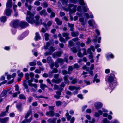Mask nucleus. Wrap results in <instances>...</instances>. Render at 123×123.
I'll return each mask as SVG.
<instances>
[{"mask_svg": "<svg viewBox=\"0 0 123 123\" xmlns=\"http://www.w3.org/2000/svg\"><path fill=\"white\" fill-rule=\"evenodd\" d=\"M34 15L30 11H27L26 17V20L27 22L31 24L35 23L36 25L41 24L42 22L41 20L40 19L38 21L40 18L39 16H36L34 18Z\"/></svg>", "mask_w": 123, "mask_h": 123, "instance_id": "obj_1", "label": "nucleus"}, {"mask_svg": "<svg viewBox=\"0 0 123 123\" xmlns=\"http://www.w3.org/2000/svg\"><path fill=\"white\" fill-rule=\"evenodd\" d=\"M114 75L113 74H110L107 75L105 78L106 81H107L110 83V88L109 89L111 90L110 93L115 87L116 85V81L114 80Z\"/></svg>", "mask_w": 123, "mask_h": 123, "instance_id": "obj_2", "label": "nucleus"}, {"mask_svg": "<svg viewBox=\"0 0 123 123\" xmlns=\"http://www.w3.org/2000/svg\"><path fill=\"white\" fill-rule=\"evenodd\" d=\"M76 7L77 6L76 5H74L73 4H69L68 5L67 8L63 7V9L66 11H69V14H71L75 12Z\"/></svg>", "mask_w": 123, "mask_h": 123, "instance_id": "obj_3", "label": "nucleus"}, {"mask_svg": "<svg viewBox=\"0 0 123 123\" xmlns=\"http://www.w3.org/2000/svg\"><path fill=\"white\" fill-rule=\"evenodd\" d=\"M71 50L74 53L76 52L77 51L78 52L77 54V55L78 57H82L83 55L80 52L81 49L79 48H78V49L75 47H73L71 49Z\"/></svg>", "mask_w": 123, "mask_h": 123, "instance_id": "obj_4", "label": "nucleus"}, {"mask_svg": "<svg viewBox=\"0 0 123 123\" xmlns=\"http://www.w3.org/2000/svg\"><path fill=\"white\" fill-rule=\"evenodd\" d=\"M64 60L62 58H58L56 61L54 65L56 68H58L59 66L58 63L62 65L64 63Z\"/></svg>", "mask_w": 123, "mask_h": 123, "instance_id": "obj_5", "label": "nucleus"}, {"mask_svg": "<svg viewBox=\"0 0 123 123\" xmlns=\"http://www.w3.org/2000/svg\"><path fill=\"white\" fill-rule=\"evenodd\" d=\"M28 84L31 87H33L34 88H36L37 89V85L35 83L33 84L31 83L33 81V79L32 78H31V79L30 80H28Z\"/></svg>", "mask_w": 123, "mask_h": 123, "instance_id": "obj_6", "label": "nucleus"}, {"mask_svg": "<svg viewBox=\"0 0 123 123\" xmlns=\"http://www.w3.org/2000/svg\"><path fill=\"white\" fill-rule=\"evenodd\" d=\"M47 60L48 63L50 65L51 68L52 69H53L55 64L54 63H52V60L51 58L50 57H48L47 58Z\"/></svg>", "mask_w": 123, "mask_h": 123, "instance_id": "obj_7", "label": "nucleus"}, {"mask_svg": "<svg viewBox=\"0 0 123 123\" xmlns=\"http://www.w3.org/2000/svg\"><path fill=\"white\" fill-rule=\"evenodd\" d=\"M19 22L18 20H13L12 21L10 24V25L14 28L17 27L18 24L19 25Z\"/></svg>", "mask_w": 123, "mask_h": 123, "instance_id": "obj_8", "label": "nucleus"}, {"mask_svg": "<svg viewBox=\"0 0 123 123\" xmlns=\"http://www.w3.org/2000/svg\"><path fill=\"white\" fill-rule=\"evenodd\" d=\"M29 24L27 22L21 21L19 22V26L22 28H25L28 26Z\"/></svg>", "mask_w": 123, "mask_h": 123, "instance_id": "obj_9", "label": "nucleus"}, {"mask_svg": "<svg viewBox=\"0 0 123 123\" xmlns=\"http://www.w3.org/2000/svg\"><path fill=\"white\" fill-rule=\"evenodd\" d=\"M94 105L95 108L97 109H98L102 107L103 104L101 102H97L94 104Z\"/></svg>", "mask_w": 123, "mask_h": 123, "instance_id": "obj_10", "label": "nucleus"}, {"mask_svg": "<svg viewBox=\"0 0 123 123\" xmlns=\"http://www.w3.org/2000/svg\"><path fill=\"white\" fill-rule=\"evenodd\" d=\"M62 52V51L55 52L53 55V58H55L56 57H60L61 55Z\"/></svg>", "mask_w": 123, "mask_h": 123, "instance_id": "obj_11", "label": "nucleus"}, {"mask_svg": "<svg viewBox=\"0 0 123 123\" xmlns=\"http://www.w3.org/2000/svg\"><path fill=\"white\" fill-rule=\"evenodd\" d=\"M9 118L6 117L3 118H0V123H7L9 120Z\"/></svg>", "mask_w": 123, "mask_h": 123, "instance_id": "obj_12", "label": "nucleus"}, {"mask_svg": "<svg viewBox=\"0 0 123 123\" xmlns=\"http://www.w3.org/2000/svg\"><path fill=\"white\" fill-rule=\"evenodd\" d=\"M46 115L49 117H53L55 115V113L53 111L51 110L49 112H46L45 113Z\"/></svg>", "mask_w": 123, "mask_h": 123, "instance_id": "obj_13", "label": "nucleus"}, {"mask_svg": "<svg viewBox=\"0 0 123 123\" xmlns=\"http://www.w3.org/2000/svg\"><path fill=\"white\" fill-rule=\"evenodd\" d=\"M12 4V0H9L7 2L6 7L7 8L11 7Z\"/></svg>", "mask_w": 123, "mask_h": 123, "instance_id": "obj_14", "label": "nucleus"}, {"mask_svg": "<svg viewBox=\"0 0 123 123\" xmlns=\"http://www.w3.org/2000/svg\"><path fill=\"white\" fill-rule=\"evenodd\" d=\"M88 23L89 26L93 27L95 25V23L94 21L93 20H89L88 21Z\"/></svg>", "mask_w": 123, "mask_h": 123, "instance_id": "obj_15", "label": "nucleus"}, {"mask_svg": "<svg viewBox=\"0 0 123 123\" xmlns=\"http://www.w3.org/2000/svg\"><path fill=\"white\" fill-rule=\"evenodd\" d=\"M63 37H65V39L67 41L70 39V37H69V34L67 32L64 33L62 34Z\"/></svg>", "mask_w": 123, "mask_h": 123, "instance_id": "obj_16", "label": "nucleus"}, {"mask_svg": "<svg viewBox=\"0 0 123 123\" xmlns=\"http://www.w3.org/2000/svg\"><path fill=\"white\" fill-rule=\"evenodd\" d=\"M57 119L56 118H49L48 120L47 121L49 123H56V121Z\"/></svg>", "mask_w": 123, "mask_h": 123, "instance_id": "obj_17", "label": "nucleus"}, {"mask_svg": "<svg viewBox=\"0 0 123 123\" xmlns=\"http://www.w3.org/2000/svg\"><path fill=\"white\" fill-rule=\"evenodd\" d=\"M12 12V10L9 8H7L6 10L5 11L4 13H5L6 15L7 16H9L11 15V13Z\"/></svg>", "mask_w": 123, "mask_h": 123, "instance_id": "obj_18", "label": "nucleus"}, {"mask_svg": "<svg viewBox=\"0 0 123 123\" xmlns=\"http://www.w3.org/2000/svg\"><path fill=\"white\" fill-rule=\"evenodd\" d=\"M55 21L56 23L57 24L59 25H61L62 22V21L59 19L58 18H56L55 19Z\"/></svg>", "mask_w": 123, "mask_h": 123, "instance_id": "obj_19", "label": "nucleus"}, {"mask_svg": "<svg viewBox=\"0 0 123 123\" xmlns=\"http://www.w3.org/2000/svg\"><path fill=\"white\" fill-rule=\"evenodd\" d=\"M77 14L79 16V17L80 18L79 19V20L81 22H82V24L83 25H85V24L84 23V18H81V14H80L79 13V12H78L77 13Z\"/></svg>", "mask_w": 123, "mask_h": 123, "instance_id": "obj_20", "label": "nucleus"}, {"mask_svg": "<svg viewBox=\"0 0 123 123\" xmlns=\"http://www.w3.org/2000/svg\"><path fill=\"white\" fill-rule=\"evenodd\" d=\"M7 90L3 91L1 94L0 97H6L7 96Z\"/></svg>", "mask_w": 123, "mask_h": 123, "instance_id": "obj_21", "label": "nucleus"}, {"mask_svg": "<svg viewBox=\"0 0 123 123\" xmlns=\"http://www.w3.org/2000/svg\"><path fill=\"white\" fill-rule=\"evenodd\" d=\"M39 13L40 15L41 16H45L47 15V13L46 12V10L44 9H43Z\"/></svg>", "mask_w": 123, "mask_h": 123, "instance_id": "obj_22", "label": "nucleus"}, {"mask_svg": "<svg viewBox=\"0 0 123 123\" xmlns=\"http://www.w3.org/2000/svg\"><path fill=\"white\" fill-rule=\"evenodd\" d=\"M80 88L79 87H76L74 86H70L69 87V89L71 90H79Z\"/></svg>", "mask_w": 123, "mask_h": 123, "instance_id": "obj_23", "label": "nucleus"}, {"mask_svg": "<svg viewBox=\"0 0 123 123\" xmlns=\"http://www.w3.org/2000/svg\"><path fill=\"white\" fill-rule=\"evenodd\" d=\"M41 37L39 34L38 32H36L35 33V39L36 40H40L41 39Z\"/></svg>", "mask_w": 123, "mask_h": 123, "instance_id": "obj_24", "label": "nucleus"}, {"mask_svg": "<svg viewBox=\"0 0 123 123\" xmlns=\"http://www.w3.org/2000/svg\"><path fill=\"white\" fill-rule=\"evenodd\" d=\"M66 111L67 112V113L66 114L65 116L66 117L67 120L69 121L71 118V115H69L68 111L67 110Z\"/></svg>", "mask_w": 123, "mask_h": 123, "instance_id": "obj_25", "label": "nucleus"}, {"mask_svg": "<svg viewBox=\"0 0 123 123\" xmlns=\"http://www.w3.org/2000/svg\"><path fill=\"white\" fill-rule=\"evenodd\" d=\"M32 113V111L31 110H29L27 111L26 114V115L25 117V118L26 119L28 118L29 116Z\"/></svg>", "mask_w": 123, "mask_h": 123, "instance_id": "obj_26", "label": "nucleus"}, {"mask_svg": "<svg viewBox=\"0 0 123 123\" xmlns=\"http://www.w3.org/2000/svg\"><path fill=\"white\" fill-rule=\"evenodd\" d=\"M16 74L15 73H13L12 75L11 76L12 77V78H13L12 80L11 81H10L8 82V83L9 84H10L12 83L13 81V80L14 78L16 76Z\"/></svg>", "mask_w": 123, "mask_h": 123, "instance_id": "obj_27", "label": "nucleus"}, {"mask_svg": "<svg viewBox=\"0 0 123 123\" xmlns=\"http://www.w3.org/2000/svg\"><path fill=\"white\" fill-rule=\"evenodd\" d=\"M61 81V80H60L59 79H58L57 80H56L54 79H52V81L53 83H58Z\"/></svg>", "mask_w": 123, "mask_h": 123, "instance_id": "obj_28", "label": "nucleus"}, {"mask_svg": "<svg viewBox=\"0 0 123 123\" xmlns=\"http://www.w3.org/2000/svg\"><path fill=\"white\" fill-rule=\"evenodd\" d=\"M62 1V3L63 5H65L66 6L68 5L67 3L68 2V0H60Z\"/></svg>", "mask_w": 123, "mask_h": 123, "instance_id": "obj_29", "label": "nucleus"}, {"mask_svg": "<svg viewBox=\"0 0 123 123\" xmlns=\"http://www.w3.org/2000/svg\"><path fill=\"white\" fill-rule=\"evenodd\" d=\"M69 76L68 75H65L64 77V79L65 83H68L69 81L68 80Z\"/></svg>", "mask_w": 123, "mask_h": 123, "instance_id": "obj_30", "label": "nucleus"}, {"mask_svg": "<svg viewBox=\"0 0 123 123\" xmlns=\"http://www.w3.org/2000/svg\"><path fill=\"white\" fill-rule=\"evenodd\" d=\"M0 19L1 22H4L6 20V17L5 16H2L0 18Z\"/></svg>", "mask_w": 123, "mask_h": 123, "instance_id": "obj_31", "label": "nucleus"}, {"mask_svg": "<svg viewBox=\"0 0 123 123\" xmlns=\"http://www.w3.org/2000/svg\"><path fill=\"white\" fill-rule=\"evenodd\" d=\"M56 49L54 47H50L49 49V51L50 52H51V54H52L53 52L55 51Z\"/></svg>", "mask_w": 123, "mask_h": 123, "instance_id": "obj_32", "label": "nucleus"}, {"mask_svg": "<svg viewBox=\"0 0 123 123\" xmlns=\"http://www.w3.org/2000/svg\"><path fill=\"white\" fill-rule=\"evenodd\" d=\"M73 68L72 66H69L68 69V74H70L71 73L70 72V71H72L73 70Z\"/></svg>", "mask_w": 123, "mask_h": 123, "instance_id": "obj_33", "label": "nucleus"}, {"mask_svg": "<svg viewBox=\"0 0 123 123\" xmlns=\"http://www.w3.org/2000/svg\"><path fill=\"white\" fill-rule=\"evenodd\" d=\"M50 45V43L48 42L46 43V45L44 46V49H48V47Z\"/></svg>", "mask_w": 123, "mask_h": 123, "instance_id": "obj_34", "label": "nucleus"}, {"mask_svg": "<svg viewBox=\"0 0 123 123\" xmlns=\"http://www.w3.org/2000/svg\"><path fill=\"white\" fill-rule=\"evenodd\" d=\"M19 98L21 99H26V97L23 94H20L19 96Z\"/></svg>", "mask_w": 123, "mask_h": 123, "instance_id": "obj_35", "label": "nucleus"}, {"mask_svg": "<svg viewBox=\"0 0 123 123\" xmlns=\"http://www.w3.org/2000/svg\"><path fill=\"white\" fill-rule=\"evenodd\" d=\"M42 90H44L45 87H47V85L44 84H42L40 85V86Z\"/></svg>", "mask_w": 123, "mask_h": 123, "instance_id": "obj_36", "label": "nucleus"}, {"mask_svg": "<svg viewBox=\"0 0 123 123\" xmlns=\"http://www.w3.org/2000/svg\"><path fill=\"white\" fill-rule=\"evenodd\" d=\"M110 121L106 118H104L102 121V123H110Z\"/></svg>", "mask_w": 123, "mask_h": 123, "instance_id": "obj_37", "label": "nucleus"}, {"mask_svg": "<svg viewBox=\"0 0 123 123\" xmlns=\"http://www.w3.org/2000/svg\"><path fill=\"white\" fill-rule=\"evenodd\" d=\"M55 103L56 105L57 106H61L62 104V102L59 101H56Z\"/></svg>", "mask_w": 123, "mask_h": 123, "instance_id": "obj_38", "label": "nucleus"}, {"mask_svg": "<svg viewBox=\"0 0 123 123\" xmlns=\"http://www.w3.org/2000/svg\"><path fill=\"white\" fill-rule=\"evenodd\" d=\"M45 37V39L46 41H47L49 40V34L47 33H46L44 34Z\"/></svg>", "mask_w": 123, "mask_h": 123, "instance_id": "obj_39", "label": "nucleus"}, {"mask_svg": "<svg viewBox=\"0 0 123 123\" xmlns=\"http://www.w3.org/2000/svg\"><path fill=\"white\" fill-rule=\"evenodd\" d=\"M59 40L61 42H63L64 43H66V40L63 37H61L60 38H59Z\"/></svg>", "mask_w": 123, "mask_h": 123, "instance_id": "obj_40", "label": "nucleus"}, {"mask_svg": "<svg viewBox=\"0 0 123 123\" xmlns=\"http://www.w3.org/2000/svg\"><path fill=\"white\" fill-rule=\"evenodd\" d=\"M72 36L76 37L78 36L79 34L78 33H75L74 32H72L71 33Z\"/></svg>", "mask_w": 123, "mask_h": 123, "instance_id": "obj_41", "label": "nucleus"}, {"mask_svg": "<svg viewBox=\"0 0 123 123\" xmlns=\"http://www.w3.org/2000/svg\"><path fill=\"white\" fill-rule=\"evenodd\" d=\"M21 104H19L17 105L16 106V107L18 110H21Z\"/></svg>", "mask_w": 123, "mask_h": 123, "instance_id": "obj_42", "label": "nucleus"}, {"mask_svg": "<svg viewBox=\"0 0 123 123\" xmlns=\"http://www.w3.org/2000/svg\"><path fill=\"white\" fill-rule=\"evenodd\" d=\"M25 35L24 34H23L18 37V39L19 40H21L22 39L25 37Z\"/></svg>", "mask_w": 123, "mask_h": 123, "instance_id": "obj_43", "label": "nucleus"}, {"mask_svg": "<svg viewBox=\"0 0 123 123\" xmlns=\"http://www.w3.org/2000/svg\"><path fill=\"white\" fill-rule=\"evenodd\" d=\"M77 79L75 78L71 82V83L73 84H75L77 83Z\"/></svg>", "mask_w": 123, "mask_h": 123, "instance_id": "obj_44", "label": "nucleus"}, {"mask_svg": "<svg viewBox=\"0 0 123 123\" xmlns=\"http://www.w3.org/2000/svg\"><path fill=\"white\" fill-rule=\"evenodd\" d=\"M42 98L47 99L48 98L47 97H44L42 95H40V96H38V98H37L38 99L40 98Z\"/></svg>", "mask_w": 123, "mask_h": 123, "instance_id": "obj_45", "label": "nucleus"}, {"mask_svg": "<svg viewBox=\"0 0 123 123\" xmlns=\"http://www.w3.org/2000/svg\"><path fill=\"white\" fill-rule=\"evenodd\" d=\"M51 54V52H50L49 51V52H46L44 53V55L45 56H47L48 55Z\"/></svg>", "mask_w": 123, "mask_h": 123, "instance_id": "obj_46", "label": "nucleus"}, {"mask_svg": "<svg viewBox=\"0 0 123 123\" xmlns=\"http://www.w3.org/2000/svg\"><path fill=\"white\" fill-rule=\"evenodd\" d=\"M29 74L28 73H26L25 74V77L27 80H29Z\"/></svg>", "mask_w": 123, "mask_h": 123, "instance_id": "obj_47", "label": "nucleus"}, {"mask_svg": "<svg viewBox=\"0 0 123 123\" xmlns=\"http://www.w3.org/2000/svg\"><path fill=\"white\" fill-rule=\"evenodd\" d=\"M32 115L28 119H25L26 123H30L32 120Z\"/></svg>", "mask_w": 123, "mask_h": 123, "instance_id": "obj_48", "label": "nucleus"}, {"mask_svg": "<svg viewBox=\"0 0 123 123\" xmlns=\"http://www.w3.org/2000/svg\"><path fill=\"white\" fill-rule=\"evenodd\" d=\"M6 111L2 112L0 116L2 117H4L6 115Z\"/></svg>", "mask_w": 123, "mask_h": 123, "instance_id": "obj_49", "label": "nucleus"}, {"mask_svg": "<svg viewBox=\"0 0 123 123\" xmlns=\"http://www.w3.org/2000/svg\"><path fill=\"white\" fill-rule=\"evenodd\" d=\"M58 72V70L56 68H55L53 69L51 72V73H57Z\"/></svg>", "mask_w": 123, "mask_h": 123, "instance_id": "obj_50", "label": "nucleus"}, {"mask_svg": "<svg viewBox=\"0 0 123 123\" xmlns=\"http://www.w3.org/2000/svg\"><path fill=\"white\" fill-rule=\"evenodd\" d=\"M55 16V13L54 12H52L51 15H50V17L51 18H53Z\"/></svg>", "mask_w": 123, "mask_h": 123, "instance_id": "obj_51", "label": "nucleus"}, {"mask_svg": "<svg viewBox=\"0 0 123 123\" xmlns=\"http://www.w3.org/2000/svg\"><path fill=\"white\" fill-rule=\"evenodd\" d=\"M74 69H77L79 68V65L77 64H74Z\"/></svg>", "mask_w": 123, "mask_h": 123, "instance_id": "obj_52", "label": "nucleus"}, {"mask_svg": "<svg viewBox=\"0 0 123 123\" xmlns=\"http://www.w3.org/2000/svg\"><path fill=\"white\" fill-rule=\"evenodd\" d=\"M29 65L31 66H34L36 65V63L35 62H31L29 63Z\"/></svg>", "mask_w": 123, "mask_h": 123, "instance_id": "obj_53", "label": "nucleus"}, {"mask_svg": "<svg viewBox=\"0 0 123 123\" xmlns=\"http://www.w3.org/2000/svg\"><path fill=\"white\" fill-rule=\"evenodd\" d=\"M43 7L45 8L47 7L48 6V5L47 3L46 2H44L43 3Z\"/></svg>", "mask_w": 123, "mask_h": 123, "instance_id": "obj_54", "label": "nucleus"}, {"mask_svg": "<svg viewBox=\"0 0 123 123\" xmlns=\"http://www.w3.org/2000/svg\"><path fill=\"white\" fill-rule=\"evenodd\" d=\"M73 44V42L71 40L69 41V45L68 46L70 47L71 46H72Z\"/></svg>", "mask_w": 123, "mask_h": 123, "instance_id": "obj_55", "label": "nucleus"}, {"mask_svg": "<svg viewBox=\"0 0 123 123\" xmlns=\"http://www.w3.org/2000/svg\"><path fill=\"white\" fill-rule=\"evenodd\" d=\"M87 74V73L86 72H83V73L82 74L83 75H84L83 77L84 78H85L87 77V75L86 74Z\"/></svg>", "mask_w": 123, "mask_h": 123, "instance_id": "obj_56", "label": "nucleus"}, {"mask_svg": "<svg viewBox=\"0 0 123 123\" xmlns=\"http://www.w3.org/2000/svg\"><path fill=\"white\" fill-rule=\"evenodd\" d=\"M52 22L51 21H48L47 23V25L48 27H50L52 25Z\"/></svg>", "mask_w": 123, "mask_h": 123, "instance_id": "obj_57", "label": "nucleus"}, {"mask_svg": "<svg viewBox=\"0 0 123 123\" xmlns=\"http://www.w3.org/2000/svg\"><path fill=\"white\" fill-rule=\"evenodd\" d=\"M47 11L49 13H50L52 12L51 8L49 7H48L47 8Z\"/></svg>", "mask_w": 123, "mask_h": 123, "instance_id": "obj_58", "label": "nucleus"}, {"mask_svg": "<svg viewBox=\"0 0 123 123\" xmlns=\"http://www.w3.org/2000/svg\"><path fill=\"white\" fill-rule=\"evenodd\" d=\"M83 55H86L87 54L86 50L84 48H83Z\"/></svg>", "mask_w": 123, "mask_h": 123, "instance_id": "obj_59", "label": "nucleus"}, {"mask_svg": "<svg viewBox=\"0 0 123 123\" xmlns=\"http://www.w3.org/2000/svg\"><path fill=\"white\" fill-rule=\"evenodd\" d=\"M29 76L30 77L32 78L34 76V74L32 72H30L29 74Z\"/></svg>", "mask_w": 123, "mask_h": 123, "instance_id": "obj_60", "label": "nucleus"}, {"mask_svg": "<svg viewBox=\"0 0 123 123\" xmlns=\"http://www.w3.org/2000/svg\"><path fill=\"white\" fill-rule=\"evenodd\" d=\"M24 87L26 89L28 88V86L26 83V81H25V82H24L23 84Z\"/></svg>", "mask_w": 123, "mask_h": 123, "instance_id": "obj_61", "label": "nucleus"}, {"mask_svg": "<svg viewBox=\"0 0 123 123\" xmlns=\"http://www.w3.org/2000/svg\"><path fill=\"white\" fill-rule=\"evenodd\" d=\"M33 99L32 97L30 96L28 98V101L29 102H31Z\"/></svg>", "mask_w": 123, "mask_h": 123, "instance_id": "obj_62", "label": "nucleus"}, {"mask_svg": "<svg viewBox=\"0 0 123 123\" xmlns=\"http://www.w3.org/2000/svg\"><path fill=\"white\" fill-rule=\"evenodd\" d=\"M32 105L33 106H36L38 104L36 102H35L32 103Z\"/></svg>", "mask_w": 123, "mask_h": 123, "instance_id": "obj_63", "label": "nucleus"}, {"mask_svg": "<svg viewBox=\"0 0 123 123\" xmlns=\"http://www.w3.org/2000/svg\"><path fill=\"white\" fill-rule=\"evenodd\" d=\"M78 97L80 99H82L83 98V97L82 94H80L77 95Z\"/></svg>", "mask_w": 123, "mask_h": 123, "instance_id": "obj_64", "label": "nucleus"}]
</instances>
